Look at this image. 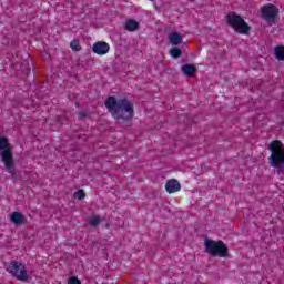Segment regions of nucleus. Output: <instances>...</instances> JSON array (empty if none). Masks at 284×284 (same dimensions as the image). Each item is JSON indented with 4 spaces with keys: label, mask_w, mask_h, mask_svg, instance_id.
Instances as JSON below:
<instances>
[{
    "label": "nucleus",
    "mask_w": 284,
    "mask_h": 284,
    "mask_svg": "<svg viewBox=\"0 0 284 284\" xmlns=\"http://www.w3.org/2000/svg\"><path fill=\"white\" fill-rule=\"evenodd\" d=\"M74 199H78V201H83V199H85V191L83 190H78L74 193Z\"/></svg>",
    "instance_id": "obj_18"
},
{
    "label": "nucleus",
    "mask_w": 284,
    "mask_h": 284,
    "mask_svg": "<svg viewBox=\"0 0 284 284\" xmlns=\"http://www.w3.org/2000/svg\"><path fill=\"white\" fill-rule=\"evenodd\" d=\"M275 59L277 61H284V45H277L274 49Z\"/></svg>",
    "instance_id": "obj_14"
},
{
    "label": "nucleus",
    "mask_w": 284,
    "mask_h": 284,
    "mask_svg": "<svg viewBox=\"0 0 284 284\" xmlns=\"http://www.w3.org/2000/svg\"><path fill=\"white\" fill-rule=\"evenodd\" d=\"M10 222L13 225L19 226V225H26V223H28V220H26V215H23V213L19 211H14L10 215Z\"/></svg>",
    "instance_id": "obj_9"
},
{
    "label": "nucleus",
    "mask_w": 284,
    "mask_h": 284,
    "mask_svg": "<svg viewBox=\"0 0 284 284\" xmlns=\"http://www.w3.org/2000/svg\"><path fill=\"white\" fill-rule=\"evenodd\" d=\"M165 190L169 194H174V192H179L181 190V183L175 179L169 180L165 184Z\"/></svg>",
    "instance_id": "obj_10"
},
{
    "label": "nucleus",
    "mask_w": 284,
    "mask_h": 284,
    "mask_svg": "<svg viewBox=\"0 0 284 284\" xmlns=\"http://www.w3.org/2000/svg\"><path fill=\"white\" fill-rule=\"evenodd\" d=\"M271 155L268 161L272 168L281 170V173L284 174V145L281 140H273L268 145Z\"/></svg>",
    "instance_id": "obj_2"
},
{
    "label": "nucleus",
    "mask_w": 284,
    "mask_h": 284,
    "mask_svg": "<svg viewBox=\"0 0 284 284\" xmlns=\"http://www.w3.org/2000/svg\"><path fill=\"white\" fill-rule=\"evenodd\" d=\"M169 54L173 59H180V57H183V50H181V48L173 47L172 49L169 50Z\"/></svg>",
    "instance_id": "obj_15"
},
{
    "label": "nucleus",
    "mask_w": 284,
    "mask_h": 284,
    "mask_svg": "<svg viewBox=\"0 0 284 284\" xmlns=\"http://www.w3.org/2000/svg\"><path fill=\"white\" fill-rule=\"evenodd\" d=\"M104 105L118 123H130L134 119V103L128 98L116 100V97L110 95Z\"/></svg>",
    "instance_id": "obj_1"
},
{
    "label": "nucleus",
    "mask_w": 284,
    "mask_h": 284,
    "mask_svg": "<svg viewBox=\"0 0 284 284\" xmlns=\"http://www.w3.org/2000/svg\"><path fill=\"white\" fill-rule=\"evenodd\" d=\"M0 156L1 161L4 162V168L9 174L14 172V156L12 155V145H10V141L7 136L0 135Z\"/></svg>",
    "instance_id": "obj_3"
},
{
    "label": "nucleus",
    "mask_w": 284,
    "mask_h": 284,
    "mask_svg": "<svg viewBox=\"0 0 284 284\" xmlns=\"http://www.w3.org/2000/svg\"><path fill=\"white\" fill-rule=\"evenodd\" d=\"M124 30H128L129 32H134L139 30V22L136 20L129 19L125 22Z\"/></svg>",
    "instance_id": "obj_13"
},
{
    "label": "nucleus",
    "mask_w": 284,
    "mask_h": 284,
    "mask_svg": "<svg viewBox=\"0 0 284 284\" xmlns=\"http://www.w3.org/2000/svg\"><path fill=\"white\" fill-rule=\"evenodd\" d=\"M89 223L92 225V227H97L99 223H101V217L99 215H95L89 219Z\"/></svg>",
    "instance_id": "obj_17"
},
{
    "label": "nucleus",
    "mask_w": 284,
    "mask_h": 284,
    "mask_svg": "<svg viewBox=\"0 0 284 284\" xmlns=\"http://www.w3.org/2000/svg\"><path fill=\"white\" fill-rule=\"evenodd\" d=\"M92 51L94 54L103 57V54H108V52H110V44H108V42L98 41L93 44Z\"/></svg>",
    "instance_id": "obj_8"
},
{
    "label": "nucleus",
    "mask_w": 284,
    "mask_h": 284,
    "mask_svg": "<svg viewBox=\"0 0 284 284\" xmlns=\"http://www.w3.org/2000/svg\"><path fill=\"white\" fill-rule=\"evenodd\" d=\"M261 12L262 19H264V21H267L268 23H274V21H276V18L278 17V9L272 3L263 6L261 8Z\"/></svg>",
    "instance_id": "obj_7"
},
{
    "label": "nucleus",
    "mask_w": 284,
    "mask_h": 284,
    "mask_svg": "<svg viewBox=\"0 0 284 284\" xmlns=\"http://www.w3.org/2000/svg\"><path fill=\"white\" fill-rule=\"evenodd\" d=\"M226 23L235 32H239V34H250V30H252V27L245 22L243 17L239 16L236 12L232 11L225 16Z\"/></svg>",
    "instance_id": "obj_5"
},
{
    "label": "nucleus",
    "mask_w": 284,
    "mask_h": 284,
    "mask_svg": "<svg viewBox=\"0 0 284 284\" xmlns=\"http://www.w3.org/2000/svg\"><path fill=\"white\" fill-rule=\"evenodd\" d=\"M184 77L192 78L194 74H196V65L194 64H183L181 68Z\"/></svg>",
    "instance_id": "obj_11"
},
{
    "label": "nucleus",
    "mask_w": 284,
    "mask_h": 284,
    "mask_svg": "<svg viewBox=\"0 0 284 284\" xmlns=\"http://www.w3.org/2000/svg\"><path fill=\"white\" fill-rule=\"evenodd\" d=\"M169 43L171 45H180V43H183V36L179 32H171L169 34Z\"/></svg>",
    "instance_id": "obj_12"
},
{
    "label": "nucleus",
    "mask_w": 284,
    "mask_h": 284,
    "mask_svg": "<svg viewBox=\"0 0 284 284\" xmlns=\"http://www.w3.org/2000/svg\"><path fill=\"white\" fill-rule=\"evenodd\" d=\"M70 48H71V50H73V52H80L81 44L79 43V39L72 40L70 43Z\"/></svg>",
    "instance_id": "obj_16"
},
{
    "label": "nucleus",
    "mask_w": 284,
    "mask_h": 284,
    "mask_svg": "<svg viewBox=\"0 0 284 284\" xmlns=\"http://www.w3.org/2000/svg\"><path fill=\"white\" fill-rule=\"evenodd\" d=\"M204 252L213 257L219 256L220 258H225L230 252V248L221 240L214 241L206 237L204 240Z\"/></svg>",
    "instance_id": "obj_4"
},
{
    "label": "nucleus",
    "mask_w": 284,
    "mask_h": 284,
    "mask_svg": "<svg viewBox=\"0 0 284 284\" xmlns=\"http://www.w3.org/2000/svg\"><path fill=\"white\" fill-rule=\"evenodd\" d=\"M7 272H9L11 276H14L17 281H22V282L28 281V270H26V265L17 261L10 262V264L7 266Z\"/></svg>",
    "instance_id": "obj_6"
}]
</instances>
